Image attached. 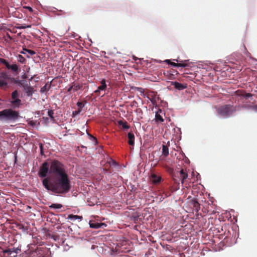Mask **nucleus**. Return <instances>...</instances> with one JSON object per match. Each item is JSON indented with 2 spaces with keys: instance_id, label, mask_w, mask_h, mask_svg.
<instances>
[{
  "instance_id": "obj_17",
  "label": "nucleus",
  "mask_w": 257,
  "mask_h": 257,
  "mask_svg": "<svg viewBox=\"0 0 257 257\" xmlns=\"http://www.w3.org/2000/svg\"><path fill=\"white\" fill-rule=\"evenodd\" d=\"M73 91H76L82 88V84L73 82L72 84Z\"/></svg>"
},
{
  "instance_id": "obj_11",
  "label": "nucleus",
  "mask_w": 257,
  "mask_h": 257,
  "mask_svg": "<svg viewBox=\"0 0 257 257\" xmlns=\"http://www.w3.org/2000/svg\"><path fill=\"white\" fill-rule=\"evenodd\" d=\"M187 177L188 174L186 172V170L182 169L180 171V179L181 180V182L182 184H183L185 182V180L187 178Z\"/></svg>"
},
{
  "instance_id": "obj_24",
  "label": "nucleus",
  "mask_w": 257,
  "mask_h": 257,
  "mask_svg": "<svg viewBox=\"0 0 257 257\" xmlns=\"http://www.w3.org/2000/svg\"><path fill=\"white\" fill-rule=\"evenodd\" d=\"M68 218L71 219V220H76V219L81 220L82 218V217L81 216H78L76 215L71 214L68 216Z\"/></svg>"
},
{
  "instance_id": "obj_50",
  "label": "nucleus",
  "mask_w": 257,
  "mask_h": 257,
  "mask_svg": "<svg viewBox=\"0 0 257 257\" xmlns=\"http://www.w3.org/2000/svg\"><path fill=\"white\" fill-rule=\"evenodd\" d=\"M101 53L105 54V52H104V51H102Z\"/></svg>"
},
{
  "instance_id": "obj_52",
  "label": "nucleus",
  "mask_w": 257,
  "mask_h": 257,
  "mask_svg": "<svg viewBox=\"0 0 257 257\" xmlns=\"http://www.w3.org/2000/svg\"><path fill=\"white\" fill-rule=\"evenodd\" d=\"M9 37L10 39H11V37H10V35H9Z\"/></svg>"
},
{
  "instance_id": "obj_16",
  "label": "nucleus",
  "mask_w": 257,
  "mask_h": 257,
  "mask_svg": "<svg viewBox=\"0 0 257 257\" xmlns=\"http://www.w3.org/2000/svg\"><path fill=\"white\" fill-rule=\"evenodd\" d=\"M189 64V61L188 60H184V61H180L178 59V68L181 67H185L186 66H188Z\"/></svg>"
},
{
  "instance_id": "obj_9",
  "label": "nucleus",
  "mask_w": 257,
  "mask_h": 257,
  "mask_svg": "<svg viewBox=\"0 0 257 257\" xmlns=\"http://www.w3.org/2000/svg\"><path fill=\"white\" fill-rule=\"evenodd\" d=\"M242 108L246 109H251L256 112L257 110V105L251 104H244L242 106Z\"/></svg>"
},
{
  "instance_id": "obj_23",
  "label": "nucleus",
  "mask_w": 257,
  "mask_h": 257,
  "mask_svg": "<svg viewBox=\"0 0 257 257\" xmlns=\"http://www.w3.org/2000/svg\"><path fill=\"white\" fill-rule=\"evenodd\" d=\"M162 153L165 156L169 154V150L167 146L163 145L162 146Z\"/></svg>"
},
{
  "instance_id": "obj_48",
  "label": "nucleus",
  "mask_w": 257,
  "mask_h": 257,
  "mask_svg": "<svg viewBox=\"0 0 257 257\" xmlns=\"http://www.w3.org/2000/svg\"><path fill=\"white\" fill-rule=\"evenodd\" d=\"M39 79V77H37V78H36V81H38Z\"/></svg>"
},
{
  "instance_id": "obj_4",
  "label": "nucleus",
  "mask_w": 257,
  "mask_h": 257,
  "mask_svg": "<svg viewBox=\"0 0 257 257\" xmlns=\"http://www.w3.org/2000/svg\"><path fill=\"white\" fill-rule=\"evenodd\" d=\"M164 74L169 80L168 87L169 89L177 88V71L174 70H171L164 72Z\"/></svg>"
},
{
  "instance_id": "obj_33",
  "label": "nucleus",
  "mask_w": 257,
  "mask_h": 257,
  "mask_svg": "<svg viewBox=\"0 0 257 257\" xmlns=\"http://www.w3.org/2000/svg\"><path fill=\"white\" fill-rule=\"evenodd\" d=\"M77 105L78 107V109L82 110V108L84 106V104L81 102H78L77 103Z\"/></svg>"
},
{
  "instance_id": "obj_34",
  "label": "nucleus",
  "mask_w": 257,
  "mask_h": 257,
  "mask_svg": "<svg viewBox=\"0 0 257 257\" xmlns=\"http://www.w3.org/2000/svg\"><path fill=\"white\" fill-rule=\"evenodd\" d=\"M167 170L168 171V172L171 174V175H172V176L173 177V172H174V170L173 169L171 168V167H168L167 169Z\"/></svg>"
},
{
  "instance_id": "obj_27",
  "label": "nucleus",
  "mask_w": 257,
  "mask_h": 257,
  "mask_svg": "<svg viewBox=\"0 0 257 257\" xmlns=\"http://www.w3.org/2000/svg\"><path fill=\"white\" fill-rule=\"evenodd\" d=\"M19 94L17 90L14 91L12 93V98L13 99H16L17 98H19Z\"/></svg>"
},
{
  "instance_id": "obj_25",
  "label": "nucleus",
  "mask_w": 257,
  "mask_h": 257,
  "mask_svg": "<svg viewBox=\"0 0 257 257\" xmlns=\"http://www.w3.org/2000/svg\"><path fill=\"white\" fill-rule=\"evenodd\" d=\"M50 208L53 209H60L62 207V205L60 204H52L50 206Z\"/></svg>"
},
{
  "instance_id": "obj_20",
  "label": "nucleus",
  "mask_w": 257,
  "mask_h": 257,
  "mask_svg": "<svg viewBox=\"0 0 257 257\" xmlns=\"http://www.w3.org/2000/svg\"><path fill=\"white\" fill-rule=\"evenodd\" d=\"M51 87V84H49L48 83H46L45 86L41 88L40 92L43 93L48 91Z\"/></svg>"
},
{
  "instance_id": "obj_47",
  "label": "nucleus",
  "mask_w": 257,
  "mask_h": 257,
  "mask_svg": "<svg viewBox=\"0 0 257 257\" xmlns=\"http://www.w3.org/2000/svg\"><path fill=\"white\" fill-rule=\"evenodd\" d=\"M39 79V77H37V78H36V81H38Z\"/></svg>"
},
{
  "instance_id": "obj_32",
  "label": "nucleus",
  "mask_w": 257,
  "mask_h": 257,
  "mask_svg": "<svg viewBox=\"0 0 257 257\" xmlns=\"http://www.w3.org/2000/svg\"><path fill=\"white\" fill-rule=\"evenodd\" d=\"M51 238L53 239L55 241H57L59 239V236L57 234H52L51 236Z\"/></svg>"
},
{
  "instance_id": "obj_45",
  "label": "nucleus",
  "mask_w": 257,
  "mask_h": 257,
  "mask_svg": "<svg viewBox=\"0 0 257 257\" xmlns=\"http://www.w3.org/2000/svg\"><path fill=\"white\" fill-rule=\"evenodd\" d=\"M40 148L41 149V154H43V145L42 144H40Z\"/></svg>"
},
{
  "instance_id": "obj_8",
  "label": "nucleus",
  "mask_w": 257,
  "mask_h": 257,
  "mask_svg": "<svg viewBox=\"0 0 257 257\" xmlns=\"http://www.w3.org/2000/svg\"><path fill=\"white\" fill-rule=\"evenodd\" d=\"M107 85L105 79H102L101 81V85L98 87L97 90L94 91V93L98 94L100 91L105 90L106 88Z\"/></svg>"
},
{
  "instance_id": "obj_2",
  "label": "nucleus",
  "mask_w": 257,
  "mask_h": 257,
  "mask_svg": "<svg viewBox=\"0 0 257 257\" xmlns=\"http://www.w3.org/2000/svg\"><path fill=\"white\" fill-rule=\"evenodd\" d=\"M20 117L19 112L11 108L5 109L0 111V120L2 121L15 122Z\"/></svg>"
},
{
  "instance_id": "obj_15",
  "label": "nucleus",
  "mask_w": 257,
  "mask_h": 257,
  "mask_svg": "<svg viewBox=\"0 0 257 257\" xmlns=\"http://www.w3.org/2000/svg\"><path fill=\"white\" fill-rule=\"evenodd\" d=\"M25 91L28 96H32L34 93L33 88L31 86H28L27 85L24 87Z\"/></svg>"
},
{
  "instance_id": "obj_3",
  "label": "nucleus",
  "mask_w": 257,
  "mask_h": 257,
  "mask_svg": "<svg viewBox=\"0 0 257 257\" xmlns=\"http://www.w3.org/2000/svg\"><path fill=\"white\" fill-rule=\"evenodd\" d=\"M217 111L221 116L227 117L234 113L236 111V106L233 105L225 104L218 107Z\"/></svg>"
},
{
  "instance_id": "obj_42",
  "label": "nucleus",
  "mask_w": 257,
  "mask_h": 257,
  "mask_svg": "<svg viewBox=\"0 0 257 257\" xmlns=\"http://www.w3.org/2000/svg\"><path fill=\"white\" fill-rule=\"evenodd\" d=\"M0 62L5 65L8 61L4 59H0Z\"/></svg>"
},
{
  "instance_id": "obj_39",
  "label": "nucleus",
  "mask_w": 257,
  "mask_h": 257,
  "mask_svg": "<svg viewBox=\"0 0 257 257\" xmlns=\"http://www.w3.org/2000/svg\"><path fill=\"white\" fill-rule=\"evenodd\" d=\"M23 8L28 10L30 12H32L33 11V9L31 7H29V6L24 7Z\"/></svg>"
},
{
  "instance_id": "obj_28",
  "label": "nucleus",
  "mask_w": 257,
  "mask_h": 257,
  "mask_svg": "<svg viewBox=\"0 0 257 257\" xmlns=\"http://www.w3.org/2000/svg\"><path fill=\"white\" fill-rule=\"evenodd\" d=\"M148 97L149 98L150 100H151V101L154 105L156 103V95L154 96V95H149V96Z\"/></svg>"
},
{
  "instance_id": "obj_10",
  "label": "nucleus",
  "mask_w": 257,
  "mask_h": 257,
  "mask_svg": "<svg viewBox=\"0 0 257 257\" xmlns=\"http://www.w3.org/2000/svg\"><path fill=\"white\" fill-rule=\"evenodd\" d=\"M18 249H15L14 248H9L8 249H6L4 250V253L5 254L8 253V254H10L11 255V257H14L16 255L18 252L17 250Z\"/></svg>"
},
{
  "instance_id": "obj_21",
  "label": "nucleus",
  "mask_w": 257,
  "mask_h": 257,
  "mask_svg": "<svg viewBox=\"0 0 257 257\" xmlns=\"http://www.w3.org/2000/svg\"><path fill=\"white\" fill-rule=\"evenodd\" d=\"M9 69H11L13 72L16 73H18L20 71L18 66L16 64L11 65Z\"/></svg>"
},
{
  "instance_id": "obj_35",
  "label": "nucleus",
  "mask_w": 257,
  "mask_h": 257,
  "mask_svg": "<svg viewBox=\"0 0 257 257\" xmlns=\"http://www.w3.org/2000/svg\"><path fill=\"white\" fill-rule=\"evenodd\" d=\"M25 51L27 52L29 54H30L31 55H33L35 54V52L33 50H30V49H25Z\"/></svg>"
},
{
  "instance_id": "obj_13",
  "label": "nucleus",
  "mask_w": 257,
  "mask_h": 257,
  "mask_svg": "<svg viewBox=\"0 0 257 257\" xmlns=\"http://www.w3.org/2000/svg\"><path fill=\"white\" fill-rule=\"evenodd\" d=\"M151 180L153 183L157 184L160 182L161 180V177L160 176H158L155 174H152L151 175Z\"/></svg>"
},
{
  "instance_id": "obj_7",
  "label": "nucleus",
  "mask_w": 257,
  "mask_h": 257,
  "mask_svg": "<svg viewBox=\"0 0 257 257\" xmlns=\"http://www.w3.org/2000/svg\"><path fill=\"white\" fill-rule=\"evenodd\" d=\"M189 205L196 213H198L200 210V204L196 199H192L189 201Z\"/></svg>"
},
{
  "instance_id": "obj_6",
  "label": "nucleus",
  "mask_w": 257,
  "mask_h": 257,
  "mask_svg": "<svg viewBox=\"0 0 257 257\" xmlns=\"http://www.w3.org/2000/svg\"><path fill=\"white\" fill-rule=\"evenodd\" d=\"M46 249L41 247L37 248L31 253V257H48L46 253Z\"/></svg>"
},
{
  "instance_id": "obj_22",
  "label": "nucleus",
  "mask_w": 257,
  "mask_h": 257,
  "mask_svg": "<svg viewBox=\"0 0 257 257\" xmlns=\"http://www.w3.org/2000/svg\"><path fill=\"white\" fill-rule=\"evenodd\" d=\"M155 119L156 121L158 122H161L164 121V119L163 118L162 116L159 113V112H157L156 113Z\"/></svg>"
},
{
  "instance_id": "obj_43",
  "label": "nucleus",
  "mask_w": 257,
  "mask_h": 257,
  "mask_svg": "<svg viewBox=\"0 0 257 257\" xmlns=\"http://www.w3.org/2000/svg\"><path fill=\"white\" fill-rule=\"evenodd\" d=\"M5 65L6 66V67L8 68V69H10V67L11 66V65H10L8 62H7V63L5 64Z\"/></svg>"
},
{
  "instance_id": "obj_14",
  "label": "nucleus",
  "mask_w": 257,
  "mask_h": 257,
  "mask_svg": "<svg viewBox=\"0 0 257 257\" xmlns=\"http://www.w3.org/2000/svg\"><path fill=\"white\" fill-rule=\"evenodd\" d=\"M104 223H98L96 222H90L89 225L90 227L92 228H99L101 227V226L103 225Z\"/></svg>"
},
{
  "instance_id": "obj_37",
  "label": "nucleus",
  "mask_w": 257,
  "mask_h": 257,
  "mask_svg": "<svg viewBox=\"0 0 257 257\" xmlns=\"http://www.w3.org/2000/svg\"><path fill=\"white\" fill-rule=\"evenodd\" d=\"M252 96V94L249 93H246L245 92H244V97L247 98L250 97Z\"/></svg>"
},
{
  "instance_id": "obj_26",
  "label": "nucleus",
  "mask_w": 257,
  "mask_h": 257,
  "mask_svg": "<svg viewBox=\"0 0 257 257\" xmlns=\"http://www.w3.org/2000/svg\"><path fill=\"white\" fill-rule=\"evenodd\" d=\"M18 61L22 64H24L26 63V60L22 55H19L18 56Z\"/></svg>"
},
{
  "instance_id": "obj_18",
  "label": "nucleus",
  "mask_w": 257,
  "mask_h": 257,
  "mask_svg": "<svg viewBox=\"0 0 257 257\" xmlns=\"http://www.w3.org/2000/svg\"><path fill=\"white\" fill-rule=\"evenodd\" d=\"M11 103L13 105L19 107L21 104V100L19 98L13 99L11 101Z\"/></svg>"
},
{
  "instance_id": "obj_49",
  "label": "nucleus",
  "mask_w": 257,
  "mask_h": 257,
  "mask_svg": "<svg viewBox=\"0 0 257 257\" xmlns=\"http://www.w3.org/2000/svg\"><path fill=\"white\" fill-rule=\"evenodd\" d=\"M179 257H182V254L181 253H179Z\"/></svg>"
},
{
  "instance_id": "obj_41",
  "label": "nucleus",
  "mask_w": 257,
  "mask_h": 257,
  "mask_svg": "<svg viewBox=\"0 0 257 257\" xmlns=\"http://www.w3.org/2000/svg\"><path fill=\"white\" fill-rule=\"evenodd\" d=\"M31 25H25V26H23L21 27V28H22V29H26V28H31Z\"/></svg>"
},
{
  "instance_id": "obj_1",
  "label": "nucleus",
  "mask_w": 257,
  "mask_h": 257,
  "mask_svg": "<svg viewBox=\"0 0 257 257\" xmlns=\"http://www.w3.org/2000/svg\"><path fill=\"white\" fill-rule=\"evenodd\" d=\"M48 172L51 176L43 180L44 187L58 195L68 193L71 188V184L65 166L58 160L52 161L50 166L45 162L40 167L38 175L40 177H46Z\"/></svg>"
},
{
  "instance_id": "obj_46",
  "label": "nucleus",
  "mask_w": 257,
  "mask_h": 257,
  "mask_svg": "<svg viewBox=\"0 0 257 257\" xmlns=\"http://www.w3.org/2000/svg\"><path fill=\"white\" fill-rule=\"evenodd\" d=\"M112 163L113 165H116V163L115 161H113Z\"/></svg>"
},
{
  "instance_id": "obj_40",
  "label": "nucleus",
  "mask_w": 257,
  "mask_h": 257,
  "mask_svg": "<svg viewBox=\"0 0 257 257\" xmlns=\"http://www.w3.org/2000/svg\"><path fill=\"white\" fill-rule=\"evenodd\" d=\"M19 228L20 229H23L24 231L27 230V228L26 227H25L24 225H20Z\"/></svg>"
},
{
  "instance_id": "obj_31",
  "label": "nucleus",
  "mask_w": 257,
  "mask_h": 257,
  "mask_svg": "<svg viewBox=\"0 0 257 257\" xmlns=\"http://www.w3.org/2000/svg\"><path fill=\"white\" fill-rule=\"evenodd\" d=\"M54 112L52 110H49L48 111V116L52 119H54Z\"/></svg>"
},
{
  "instance_id": "obj_38",
  "label": "nucleus",
  "mask_w": 257,
  "mask_h": 257,
  "mask_svg": "<svg viewBox=\"0 0 257 257\" xmlns=\"http://www.w3.org/2000/svg\"><path fill=\"white\" fill-rule=\"evenodd\" d=\"M81 111L82 110H81L78 109L77 110L73 111V116H75V115L79 114L81 112Z\"/></svg>"
},
{
  "instance_id": "obj_19",
  "label": "nucleus",
  "mask_w": 257,
  "mask_h": 257,
  "mask_svg": "<svg viewBox=\"0 0 257 257\" xmlns=\"http://www.w3.org/2000/svg\"><path fill=\"white\" fill-rule=\"evenodd\" d=\"M118 123L119 125H121L124 129H128L130 128V125L127 124V122L126 121H123L122 120H119L118 121Z\"/></svg>"
},
{
  "instance_id": "obj_5",
  "label": "nucleus",
  "mask_w": 257,
  "mask_h": 257,
  "mask_svg": "<svg viewBox=\"0 0 257 257\" xmlns=\"http://www.w3.org/2000/svg\"><path fill=\"white\" fill-rule=\"evenodd\" d=\"M12 78L8 73L2 72L0 73V87L2 88H7V81L11 80Z\"/></svg>"
},
{
  "instance_id": "obj_12",
  "label": "nucleus",
  "mask_w": 257,
  "mask_h": 257,
  "mask_svg": "<svg viewBox=\"0 0 257 257\" xmlns=\"http://www.w3.org/2000/svg\"><path fill=\"white\" fill-rule=\"evenodd\" d=\"M128 139V143L131 146H134L135 144V136L132 132H130L127 134Z\"/></svg>"
},
{
  "instance_id": "obj_44",
  "label": "nucleus",
  "mask_w": 257,
  "mask_h": 257,
  "mask_svg": "<svg viewBox=\"0 0 257 257\" xmlns=\"http://www.w3.org/2000/svg\"><path fill=\"white\" fill-rule=\"evenodd\" d=\"M73 90V87H72V85H71V86H70L69 87V88L67 90V92H69V93H70L71 90Z\"/></svg>"
},
{
  "instance_id": "obj_30",
  "label": "nucleus",
  "mask_w": 257,
  "mask_h": 257,
  "mask_svg": "<svg viewBox=\"0 0 257 257\" xmlns=\"http://www.w3.org/2000/svg\"><path fill=\"white\" fill-rule=\"evenodd\" d=\"M244 92L245 91H244L238 90H237L235 91V93H236V95H237L238 96L244 97Z\"/></svg>"
},
{
  "instance_id": "obj_29",
  "label": "nucleus",
  "mask_w": 257,
  "mask_h": 257,
  "mask_svg": "<svg viewBox=\"0 0 257 257\" xmlns=\"http://www.w3.org/2000/svg\"><path fill=\"white\" fill-rule=\"evenodd\" d=\"M187 87V84L178 83V90H183Z\"/></svg>"
},
{
  "instance_id": "obj_36",
  "label": "nucleus",
  "mask_w": 257,
  "mask_h": 257,
  "mask_svg": "<svg viewBox=\"0 0 257 257\" xmlns=\"http://www.w3.org/2000/svg\"><path fill=\"white\" fill-rule=\"evenodd\" d=\"M165 62H166L168 64H170L171 65H172V66H175V67H177V63H175L174 62H172L170 61V60H165Z\"/></svg>"
},
{
  "instance_id": "obj_51",
  "label": "nucleus",
  "mask_w": 257,
  "mask_h": 257,
  "mask_svg": "<svg viewBox=\"0 0 257 257\" xmlns=\"http://www.w3.org/2000/svg\"><path fill=\"white\" fill-rule=\"evenodd\" d=\"M16 160H17V157L15 156V160L16 161Z\"/></svg>"
}]
</instances>
